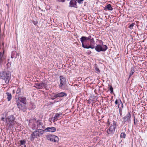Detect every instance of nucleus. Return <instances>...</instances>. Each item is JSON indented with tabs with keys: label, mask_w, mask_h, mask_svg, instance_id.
Returning <instances> with one entry per match:
<instances>
[{
	"label": "nucleus",
	"mask_w": 147,
	"mask_h": 147,
	"mask_svg": "<svg viewBox=\"0 0 147 147\" xmlns=\"http://www.w3.org/2000/svg\"><path fill=\"white\" fill-rule=\"evenodd\" d=\"M115 122L113 121V124H111V126L107 131V132L108 134H114L115 129Z\"/></svg>",
	"instance_id": "nucleus-8"
},
{
	"label": "nucleus",
	"mask_w": 147,
	"mask_h": 147,
	"mask_svg": "<svg viewBox=\"0 0 147 147\" xmlns=\"http://www.w3.org/2000/svg\"><path fill=\"white\" fill-rule=\"evenodd\" d=\"M136 124H137V122H138V121H137V119H136Z\"/></svg>",
	"instance_id": "nucleus-39"
},
{
	"label": "nucleus",
	"mask_w": 147,
	"mask_h": 147,
	"mask_svg": "<svg viewBox=\"0 0 147 147\" xmlns=\"http://www.w3.org/2000/svg\"><path fill=\"white\" fill-rule=\"evenodd\" d=\"M60 83L59 85V87L61 89H63L66 85V79L63 76H60L59 77Z\"/></svg>",
	"instance_id": "nucleus-7"
},
{
	"label": "nucleus",
	"mask_w": 147,
	"mask_h": 147,
	"mask_svg": "<svg viewBox=\"0 0 147 147\" xmlns=\"http://www.w3.org/2000/svg\"><path fill=\"white\" fill-rule=\"evenodd\" d=\"M117 105H118V108L119 109H120V106L121 105V104L120 103V101L119 102V103H118V104Z\"/></svg>",
	"instance_id": "nucleus-33"
},
{
	"label": "nucleus",
	"mask_w": 147,
	"mask_h": 147,
	"mask_svg": "<svg viewBox=\"0 0 147 147\" xmlns=\"http://www.w3.org/2000/svg\"><path fill=\"white\" fill-rule=\"evenodd\" d=\"M11 73L8 71H5L0 72V78L4 80L5 82L8 83L11 79Z\"/></svg>",
	"instance_id": "nucleus-3"
},
{
	"label": "nucleus",
	"mask_w": 147,
	"mask_h": 147,
	"mask_svg": "<svg viewBox=\"0 0 147 147\" xmlns=\"http://www.w3.org/2000/svg\"><path fill=\"white\" fill-rule=\"evenodd\" d=\"M119 101H120V103L121 104V105H120L121 107H120V109H121V108H123V104L120 99H119Z\"/></svg>",
	"instance_id": "nucleus-29"
},
{
	"label": "nucleus",
	"mask_w": 147,
	"mask_h": 147,
	"mask_svg": "<svg viewBox=\"0 0 147 147\" xmlns=\"http://www.w3.org/2000/svg\"><path fill=\"white\" fill-rule=\"evenodd\" d=\"M18 55V54L15 51H13L11 54V57L12 58H16Z\"/></svg>",
	"instance_id": "nucleus-19"
},
{
	"label": "nucleus",
	"mask_w": 147,
	"mask_h": 147,
	"mask_svg": "<svg viewBox=\"0 0 147 147\" xmlns=\"http://www.w3.org/2000/svg\"><path fill=\"white\" fill-rule=\"evenodd\" d=\"M20 142L21 145H23L24 144L25 142L24 140H21L20 141Z\"/></svg>",
	"instance_id": "nucleus-28"
},
{
	"label": "nucleus",
	"mask_w": 147,
	"mask_h": 147,
	"mask_svg": "<svg viewBox=\"0 0 147 147\" xmlns=\"http://www.w3.org/2000/svg\"><path fill=\"white\" fill-rule=\"evenodd\" d=\"M16 91L14 90H13V93H15Z\"/></svg>",
	"instance_id": "nucleus-38"
},
{
	"label": "nucleus",
	"mask_w": 147,
	"mask_h": 147,
	"mask_svg": "<svg viewBox=\"0 0 147 147\" xmlns=\"http://www.w3.org/2000/svg\"><path fill=\"white\" fill-rule=\"evenodd\" d=\"M19 100L20 102H22V103L24 104H26V98L24 97H20L19 98Z\"/></svg>",
	"instance_id": "nucleus-15"
},
{
	"label": "nucleus",
	"mask_w": 147,
	"mask_h": 147,
	"mask_svg": "<svg viewBox=\"0 0 147 147\" xmlns=\"http://www.w3.org/2000/svg\"><path fill=\"white\" fill-rule=\"evenodd\" d=\"M134 124L135 125H136L137 124H136V121H135V116H134Z\"/></svg>",
	"instance_id": "nucleus-35"
},
{
	"label": "nucleus",
	"mask_w": 147,
	"mask_h": 147,
	"mask_svg": "<svg viewBox=\"0 0 147 147\" xmlns=\"http://www.w3.org/2000/svg\"><path fill=\"white\" fill-rule=\"evenodd\" d=\"M24 147H26V145H25L24 146Z\"/></svg>",
	"instance_id": "nucleus-41"
},
{
	"label": "nucleus",
	"mask_w": 147,
	"mask_h": 147,
	"mask_svg": "<svg viewBox=\"0 0 147 147\" xmlns=\"http://www.w3.org/2000/svg\"><path fill=\"white\" fill-rule=\"evenodd\" d=\"M95 71L96 72L98 73H99L100 72V70L97 67H96L95 68Z\"/></svg>",
	"instance_id": "nucleus-26"
},
{
	"label": "nucleus",
	"mask_w": 147,
	"mask_h": 147,
	"mask_svg": "<svg viewBox=\"0 0 147 147\" xmlns=\"http://www.w3.org/2000/svg\"><path fill=\"white\" fill-rule=\"evenodd\" d=\"M131 114L129 112H128L127 115L123 118L124 119L123 122L124 123L125 122L130 123L131 122Z\"/></svg>",
	"instance_id": "nucleus-9"
},
{
	"label": "nucleus",
	"mask_w": 147,
	"mask_h": 147,
	"mask_svg": "<svg viewBox=\"0 0 147 147\" xmlns=\"http://www.w3.org/2000/svg\"><path fill=\"white\" fill-rule=\"evenodd\" d=\"M16 103L18 107L20 110L23 111L24 112L26 111V108L25 105H22L20 103V102L18 101Z\"/></svg>",
	"instance_id": "nucleus-10"
},
{
	"label": "nucleus",
	"mask_w": 147,
	"mask_h": 147,
	"mask_svg": "<svg viewBox=\"0 0 147 147\" xmlns=\"http://www.w3.org/2000/svg\"><path fill=\"white\" fill-rule=\"evenodd\" d=\"M126 136V134L124 132H122L120 135V137L121 138H125Z\"/></svg>",
	"instance_id": "nucleus-24"
},
{
	"label": "nucleus",
	"mask_w": 147,
	"mask_h": 147,
	"mask_svg": "<svg viewBox=\"0 0 147 147\" xmlns=\"http://www.w3.org/2000/svg\"><path fill=\"white\" fill-rule=\"evenodd\" d=\"M57 97H58L57 94H55L54 96H53V99Z\"/></svg>",
	"instance_id": "nucleus-30"
},
{
	"label": "nucleus",
	"mask_w": 147,
	"mask_h": 147,
	"mask_svg": "<svg viewBox=\"0 0 147 147\" xmlns=\"http://www.w3.org/2000/svg\"><path fill=\"white\" fill-rule=\"evenodd\" d=\"M33 23L35 25H36L38 24V22L37 21H33Z\"/></svg>",
	"instance_id": "nucleus-31"
},
{
	"label": "nucleus",
	"mask_w": 147,
	"mask_h": 147,
	"mask_svg": "<svg viewBox=\"0 0 147 147\" xmlns=\"http://www.w3.org/2000/svg\"><path fill=\"white\" fill-rule=\"evenodd\" d=\"M7 115V114L6 113H4L1 114V115L2 116L1 118V120L4 121L5 119V117H6Z\"/></svg>",
	"instance_id": "nucleus-23"
},
{
	"label": "nucleus",
	"mask_w": 147,
	"mask_h": 147,
	"mask_svg": "<svg viewBox=\"0 0 147 147\" xmlns=\"http://www.w3.org/2000/svg\"><path fill=\"white\" fill-rule=\"evenodd\" d=\"M80 40L82 42V47L86 49L91 48L92 49H94V47L93 46H92L91 45H87L88 40L87 37L82 36L80 39Z\"/></svg>",
	"instance_id": "nucleus-4"
},
{
	"label": "nucleus",
	"mask_w": 147,
	"mask_h": 147,
	"mask_svg": "<svg viewBox=\"0 0 147 147\" xmlns=\"http://www.w3.org/2000/svg\"><path fill=\"white\" fill-rule=\"evenodd\" d=\"M4 50L2 52H0V63H2L5 61V57L3 56Z\"/></svg>",
	"instance_id": "nucleus-13"
},
{
	"label": "nucleus",
	"mask_w": 147,
	"mask_h": 147,
	"mask_svg": "<svg viewBox=\"0 0 147 147\" xmlns=\"http://www.w3.org/2000/svg\"><path fill=\"white\" fill-rule=\"evenodd\" d=\"M100 41H101V43H102V44H103V42L102 41H101V40H100Z\"/></svg>",
	"instance_id": "nucleus-40"
},
{
	"label": "nucleus",
	"mask_w": 147,
	"mask_h": 147,
	"mask_svg": "<svg viewBox=\"0 0 147 147\" xmlns=\"http://www.w3.org/2000/svg\"><path fill=\"white\" fill-rule=\"evenodd\" d=\"M57 94L58 97H62L64 96L66 97L67 96V94L64 92H62Z\"/></svg>",
	"instance_id": "nucleus-17"
},
{
	"label": "nucleus",
	"mask_w": 147,
	"mask_h": 147,
	"mask_svg": "<svg viewBox=\"0 0 147 147\" xmlns=\"http://www.w3.org/2000/svg\"><path fill=\"white\" fill-rule=\"evenodd\" d=\"M109 86L110 87H109V89H110V90L111 91V93H112L113 92V87H112L111 85H110L109 84Z\"/></svg>",
	"instance_id": "nucleus-25"
},
{
	"label": "nucleus",
	"mask_w": 147,
	"mask_h": 147,
	"mask_svg": "<svg viewBox=\"0 0 147 147\" xmlns=\"http://www.w3.org/2000/svg\"><path fill=\"white\" fill-rule=\"evenodd\" d=\"M37 128H44L43 123L40 122H37Z\"/></svg>",
	"instance_id": "nucleus-16"
},
{
	"label": "nucleus",
	"mask_w": 147,
	"mask_h": 147,
	"mask_svg": "<svg viewBox=\"0 0 147 147\" xmlns=\"http://www.w3.org/2000/svg\"><path fill=\"white\" fill-rule=\"evenodd\" d=\"M92 38V36L91 35H90L88 36V37H87V39L88 40H89L90 39H91Z\"/></svg>",
	"instance_id": "nucleus-32"
},
{
	"label": "nucleus",
	"mask_w": 147,
	"mask_h": 147,
	"mask_svg": "<svg viewBox=\"0 0 147 147\" xmlns=\"http://www.w3.org/2000/svg\"><path fill=\"white\" fill-rule=\"evenodd\" d=\"M21 91V88H18L16 92V96H19L20 94Z\"/></svg>",
	"instance_id": "nucleus-22"
},
{
	"label": "nucleus",
	"mask_w": 147,
	"mask_h": 147,
	"mask_svg": "<svg viewBox=\"0 0 147 147\" xmlns=\"http://www.w3.org/2000/svg\"><path fill=\"white\" fill-rule=\"evenodd\" d=\"M62 115V113H56L55 114V115L53 117V122H55L58 119V118L60 117V116H61Z\"/></svg>",
	"instance_id": "nucleus-14"
},
{
	"label": "nucleus",
	"mask_w": 147,
	"mask_h": 147,
	"mask_svg": "<svg viewBox=\"0 0 147 147\" xmlns=\"http://www.w3.org/2000/svg\"><path fill=\"white\" fill-rule=\"evenodd\" d=\"M15 119V117L13 115H10L6 118L5 125L7 129L11 130L14 127V124L16 122Z\"/></svg>",
	"instance_id": "nucleus-1"
},
{
	"label": "nucleus",
	"mask_w": 147,
	"mask_h": 147,
	"mask_svg": "<svg viewBox=\"0 0 147 147\" xmlns=\"http://www.w3.org/2000/svg\"><path fill=\"white\" fill-rule=\"evenodd\" d=\"M35 87L38 89H42L45 87L46 84L42 82L37 83L35 84Z\"/></svg>",
	"instance_id": "nucleus-11"
},
{
	"label": "nucleus",
	"mask_w": 147,
	"mask_h": 147,
	"mask_svg": "<svg viewBox=\"0 0 147 147\" xmlns=\"http://www.w3.org/2000/svg\"><path fill=\"white\" fill-rule=\"evenodd\" d=\"M135 72V68L134 67H132L130 72L129 78Z\"/></svg>",
	"instance_id": "nucleus-21"
},
{
	"label": "nucleus",
	"mask_w": 147,
	"mask_h": 147,
	"mask_svg": "<svg viewBox=\"0 0 147 147\" xmlns=\"http://www.w3.org/2000/svg\"><path fill=\"white\" fill-rule=\"evenodd\" d=\"M44 130L38 129L33 132L31 134L30 137L32 140H34L36 138L42 136L44 133Z\"/></svg>",
	"instance_id": "nucleus-5"
},
{
	"label": "nucleus",
	"mask_w": 147,
	"mask_h": 147,
	"mask_svg": "<svg viewBox=\"0 0 147 147\" xmlns=\"http://www.w3.org/2000/svg\"><path fill=\"white\" fill-rule=\"evenodd\" d=\"M46 138L48 140L55 142H57L59 140L57 136L53 135H47Z\"/></svg>",
	"instance_id": "nucleus-6"
},
{
	"label": "nucleus",
	"mask_w": 147,
	"mask_h": 147,
	"mask_svg": "<svg viewBox=\"0 0 147 147\" xmlns=\"http://www.w3.org/2000/svg\"><path fill=\"white\" fill-rule=\"evenodd\" d=\"M108 9L109 10L111 11L113 9V8L112 7L111 5L110 4H108L104 8V9L107 10Z\"/></svg>",
	"instance_id": "nucleus-18"
},
{
	"label": "nucleus",
	"mask_w": 147,
	"mask_h": 147,
	"mask_svg": "<svg viewBox=\"0 0 147 147\" xmlns=\"http://www.w3.org/2000/svg\"><path fill=\"white\" fill-rule=\"evenodd\" d=\"M119 113L121 115H122V111L120 109H119Z\"/></svg>",
	"instance_id": "nucleus-36"
},
{
	"label": "nucleus",
	"mask_w": 147,
	"mask_h": 147,
	"mask_svg": "<svg viewBox=\"0 0 147 147\" xmlns=\"http://www.w3.org/2000/svg\"><path fill=\"white\" fill-rule=\"evenodd\" d=\"M119 103V102L117 100H116L115 101V103L116 105H117Z\"/></svg>",
	"instance_id": "nucleus-34"
},
{
	"label": "nucleus",
	"mask_w": 147,
	"mask_h": 147,
	"mask_svg": "<svg viewBox=\"0 0 147 147\" xmlns=\"http://www.w3.org/2000/svg\"><path fill=\"white\" fill-rule=\"evenodd\" d=\"M90 42V45H91L94 47V49L95 48V50L97 52H99L100 51H105L108 49L107 46L104 45H96V47L92 44L93 43L95 44L93 38H92L91 39L89 40Z\"/></svg>",
	"instance_id": "nucleus-2"
},
{
	"label": "nucleus",
	"mask_w": 147,
	"mask_h": 147,
	"mask_svg": "<svg viewBox=\"0 0 147 147\" xmlns=\"http://www.w3.org/2000/svg\"><path fill=\"white\" fill-rule=\"evenodd\" d=\"M56 129L55 127H48L45 128L44 131H49L51 132H53L55 131Z\"/></svg>",
	"instance_id": "nucleus-12"
},
{
	"label": "nucleus",
	"mask_w": 147,
	"mask_h": 147,
	"mask_svg": "<svg viewBox=\"0 0 147 147\" xmlns=\"http://www.w3.org/2000/svg\"><path fill=\"white\" fill-rule=\"evenodd\" d=\"M7 96V99L8 101H10L11 98V94L9 92H6V93Z\"/></svg>",
	"instance_id": "nucleus-20"
},
{
	"label": "nucleus",
	"mask_w": 147,
	"mask_h": 147,
	"mask_svg": "<svg viewBox=\"0 0 147 147\" xmlns=\"http://www.w3.org/2000/svg\"><path fill=\"white\" fill-rule=\"evenodd\" d=\"M59 1L62 2H64L65 1L64 0H58Z\"/></svg>",
	"instance_id": "nucleus-37"
},
{
	"label": "nucleus",
	"mask_w": 147,
	"mask_h": 147,
	"mask_svg": "<svg viewBox=\"0 0 147 147\" xmlns=\"http://www.w3.org/2000/svg\"><path fill=\"white\" fill-rule=\"evenodd\" d=\"M134 24H135L134 23H133L131 24L128 27L129 28H130L131 29L133 28Z\"/></svg>",
	"instance_id": "nucleus-27"
}]
</instances>
